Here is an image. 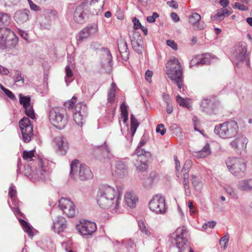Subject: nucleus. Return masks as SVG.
<instances>
[{
    "label": "nucleus",
    "mask_w": 252,
    "mask_h": 252,
    "mask_svg": "<svg viewBox=\"0 0 252 252\" xmlns=\"http://www.w3.org/2000/svg\"><path fill=\"white\" fill-rule=\"evenodd\" d=\"M183 185H184L186 194L188 196H189L190 195L191 192H190V190L189 189V181H183Z\"/></svg>",
    "instance_id": "nucleus-54"
},
{
    "label": "nucleus",
    "mask_w": 252,
    "mask_h": 252,
    "mask_svg": "<svg viewBox=\"0 0 252 252\" xmlns=\"http://www.w3.org/2000/svg\"><path fill=\"white\" fill-rule=\"evenodd\" d=\"M23 140L25 142H29L33 135V127L31 121L27 117H23L19 123Z\"/></svg>",
    "instance_id": "nucleus-13"
},
{
    "label": "nucleus",
    "mask_w": 252,
    "mask_h": 252,
    "mask_svg": "<svg viewBox=\"0 0 252 252\" xmlns=\"http://www.w3.org/2000/svg\"><path fill=\"white\" fill-rule=\"evenodd\" d=\"M116 96V93L108 91L107 94V100L110 103H113L114 102L115 98Z\"/></svg>",
    "instance_id": "nucleus-50"
},
{
    "label": "nucleus",
    "mask_w": 252,
    "mask_h": 252,
    "mask_svg": "<svg viewBox=\"0 0 252 252\" xmlns=\"http://www.w3.org/2000/svg\"><path fill=\"white\" fill-rule=\"evenodd\" d=\"M216 224V222L215 221H208L206 223H205L203 226L202 227L204 229H206L208 228H213L215 227V226Z\"/></svg>",
    "instance_id": "nucleus-52"
},
{
    "label": "nucleus",
    "mask_w": 252,
    "mask_h": 252,
    "mask_svg": "<svg viewBox=\"0 0 252 252\" xmlns=\"http://www.w3.org/2000/svg\"><path fill=\"white\" fill-rule=\"evenodd\" d=\"M121 199L120 194L117 195L114 188L109 186H101L97 192V202L99 206L103 209L112 207L115 213L118 211Z\"/></svg>",
    "instance_id": "nucleus-1"
},
{
    "label": "nucleus",
    "mask_w": 252,
    "mask_h": 252,
    "mask_svg": "<svg viewBox=\"0 0 252 252\" xmlns=\"http://www.w3.org/2000/svg\"><path fill=\"white\" fill-rule=\"evenodd\" d=\"M10 16L5 13H0V24H7L10 22Z\"/></svg>",
    "instance_id": "nucleus-41"
},
{
    "label": "nucleus",
    "mask_w": 252,
    "mask_h": 252,
    "mask_svg": "<svg viewBox=\"0 0 252 252\" xmlns=\"http://www.w3.org/2000/svg\"><path fill=\"white\" fill-rule=\"evenodd\" d=\"M34 150H31L30 151H25L23 153V158L24 160L28 161H32L33 160L32 158L34 157Z\"/></svg>",
    "instance_id": "nucleus-40"
},
{
    "label": "nucleus",
    "mask_w": 252,
    "mask_h": 252,
    "mask_svg": "<svg viewBox=\"0 0 252 252\" xmlns=\"http://www.w3.org/2000/svg\"><path fill=\"white\" fill-rule=\"evenodd\" d=\"M133 22L134 23V28L135 30L140 29V28L142 26L140 22L137 18L134 17L133 19Z\"/></svg>",
    "instance_id": "nucleus-61"
},
{
    "label": "nucleus",
    "mask_w": 252,
    "mask_h": 252,
    "mask_svg": "<svg viewBox=\"0 0 252 252\" xmlns=\"http://www.w3.org/2000/svg\"><path fill=\"white\" fill-rule=\"evenodd\" d=\"M63 109L54 107L48 112L50 122L55 127L59 129L63 128L67 123V119L63 113Z\"/></svg>",
    "instance_id": "nucleus-8"
},
{
    "label": "nucleus",
    "mask_w": 252,
    "mask_h": 252,
    "mask_svg": "<svg viewBox=\"0 0 252 252\" xmlns=\"http://www.w3.org/2000/svg\"><path fill=\"white\" fill-rule=\"evenodd\" d=\"M238 131V126L234 121H227L216 125L214 132L222 139L231 138L236 136Z\"/></svg>",
    "instance_id": "nucleus-4"
},
{
    "label": "nucleus",
    "mask_w": 252,
    "mask_h": 252,
    "mask_svg": "<svg viewBox=\"0 0 252 252\" xmlns=\"http://www.w3.org/2000/svg\"><path fill=\"white\" fill-rule=\"evenodd\" d=\"M130 129L134 133L139 125V123L133 114L130 116Z\"/></svg>",
    "instance_id": "nucleus-44"
},
{
    "label": "nucleus",
    "mask_w": 252,
    "mask_h": 252,
    "mask_svg": "<svg viewBox=\"0 0 252 252\" xmlns=\"http://www.w3.org/2000/svg\"><path fill=\"white\" fill-rule=\"evenodd\" d=\"M233 7V8H237L238 9L242 11H247L248 10L247 6L239 2H235Z\"/></svg>",
    "instance_id": "nucleus-53"
},
{
    "label": "nucleus",
    "mask_w": 252,
    "mask_h": 252,
    "mask_svg": "<svg viewBox=\"0 0 252 252\" xmlns=\"http://www.w3.org/2000/svg\"><path fill=\"white\" fill-rule=\"evenodd\" d=\"M104 5V3H93L90 2L89 6L88 5L89 11L90 14L98 15L101 12L102 8Z\"/></svg>",
    "instance_id": "nucleus-29"
},
{
    "label": "nucleus",
    "mask_w": 252,
    "mask_h": 252,
    "mask_svg": "<svg viewBox=\"0 0 252 252\" xmlns=\"http://www.w3.org/2000/svg\"><path fill=\"white\" fill-rule=\"evenodd\" d=\"M225 191L229 195L232 196L234 198H237V194L235 189L231 186L227 185L224 188Z\"/></svg>",
    "instance_id": "nucleus-43"
},
{
    "label": "nucleus",
    "mask_w": 252,
    "mask_h": 252,
    "mask_svg": "<svg viewBox=\"0 0 252 252\" xmlns=\"http://www.w3.org/2000/svg\"><path fill=\"white\" fill-rule=\"evenodd\" d=\"M118 46L122 58L124 60L127 61L129 59V53L126 41L123 39H120L118 42Z\"/></svg>",
    "instance_id": "nucleus-25"
},
{
    "label": "nucleus",
    "mask_w": 252,
    "mask_h": 252,
    "mask_svg": "<svg viewBox=\"0 0 252 252\" xmlns=\"http://www.w3.org/2000/svg\"><path fill=\"white\" fill-rule=\"evenodd\" d=\"M13 79L14 82L17 83V85L20 86H22L24 84V78L22 76V74L19 70H15Z\"/></svg>",
    "instance_id": "nucleus-34"
},
{
    "label": "nucleus",
    "mask_w": 252,
    "mask_h": 252,
    "mask_svg": "<svg viewBox=\"0 0 252 252\" xmlns=\"http://www.w3.org/2000/svg\"><path fill=\"white\" fill-rule=\"evenodd\" d=\"M116 172L120 176H123L127 172L128 167L125 162L118 160L116 162Z\"/></svg>",
    "instance_id": "nucleus-30"
},
{
    "label": "nucleus",
    "mask_w": 252,
    "mask_h": 252,
    "mask_svg": "<svg viewBox=\"0 0 252 252\" xmlns=\"http://www.w3.org/2000/svg\"><path fill=\"white\" fill-rule=\"evenodd\" d=\"M237 188L242 191H252V178L240 180L237 184Z\"/></svg>",
    "instance_id": "nucleus-26"
},
{
    "label": "nucleus",
    "mask_w": 252,
    "mask_h": 252,
    "mask_svg": "<svg viewBox=\"0 0 252 252\" xmlns=\"http://www.w3.org/2000/svg\"><path fill=\"white\" fill-rule=\"evenodd\" d=\"M19 220L24 231L29 236L32 237L33 236V232H32L31 225L24 220L21 219Z\"/></svg>",
    "instance_id": "nucleus-35"
},
{
    "label": "nucleus",
    "mask_w": 252,
    "mask_h": 252,
    "mask_svg": "<svg viewBox=\"0 0 252 252\" xmlns=\"http://www.w3.org/2000/svg\"><path fill=\"white\" fill-rule=\"evenodd\" d=\"M76 228L82 235H91L96 231V225L94 222L84 220L81 221Z\"/></svg>",
    "instance_id": "nucleus-16"
},
{
    "label": "nucleus",
    "mask_w": 252,
    "mask_h": 252,
    "mask_svg": "<svg viewBox=\"0 0 252 252\" xmlns=\"http://www.w3.org/2000/svg\"><path fill=\"white\" fill-rule=\"evenodd\" d=\"M126 204L130 208H134L138 201V198L132 191H127L125 196Z\"/></svg>",
    "instance_id": "nucleus-27"
},
{
    "label": "nucleus",
    "mask_w": 252,
    "mask_h": 252,
    "mask_svg": "<svg viewBox=\"0 0 252 252\" xmlns=\"http://www.w3.org/2000/svg\"><path fill=\"white\" fill-rule=\"evenodd\" d=\"M202 55V59H204V63H205V64H208L210 63L211 59V56L209 54H205Z\"/></svg>",
    "instance_id": "nucleus-60"
},
{
    "label": "nucleus",
    "mask_w": 252,
    "mask_h": 252,
    "mask_svg": "<svg viewBox=\"0 0 252 252\" xmlns=\"http://www.w3.org/2000/svg\"><path fill=\"white\" fill-rule=\"evenodd\" d=\"M176 100L180 106L187 108L189 107V98H184L179 95H178L176 97Z\"/></svg>",
    "instance_id": "nucleus-37"
},
{
    "label": "nucleus",
    "mask_w": 252,
    "mask_h": 252,
    "mask_svg": "<svg viewBox=\"0 0 252 252\" xmlns=\"http://www.w3.org/2000/svg\"><path fill=\"white\" fill-rule=\"evenodd\" d=\"M248 54L247 44L241 42L236 44L232 53L231 58L232 62L238 65L239 62H246V64L248 65L249 62L247 61Z\"/></svg>",
    "instance_id": "nucleus-11"
},
{
    "label": "nucleus",
    "mask_w": 252,
    "mask_h": 252,
    "mask_svg": "<svg viewBox=\"0 0 252 252\" xmlns=\"http://www.w3.org/2000/svg\"><path fill=\"white\" fill-rule=\"evenodd\" d=\"M31 98L29 96H24L20 97V102L23 105V107L30 105Z\"/></svg>",
    "instance_id": "nucleus-46"
},
{
    "label": "nucleus",
    "mask_w": 252,
    "mask_h": 252,
    "mask_svg": "<svg viewBox=\"0 0 252 252\" xmlns=\"http://www.w3.org/2000/svg\"><path fill=\"white\" fill-rule=\"evenodd\" d=\"M218 107L219 103L217 102L208 98L203 99L200 104L201 110L209 115L216 114Z\"/></svg>",
    "instance_id": "nucleus-17"
},
{
    "label": "nucleus",
    "mask_w": 252,
    "mask_h": 252,
    "mask_svg": "<svg viewBox=\"0 0 252 252\" xmlns=\"http://www.w3.org/2000/svg\"><path fill=\"white\" fill-rule=\"evenodd\" d=\"M173 108L170 101H166V112L168 114H171L173 112Z\"/></svg>",
    "instance_id": "nucleus-62"
},
{
    "label": "nucleus",
    "mask_w": 252,
    "mask_h": 252,
    "mask_svg": "<svg viewBox=\"0 0 252 252\" xmlns=\"http://www.w3.org/2000/svg\"><path fill=\"white\" fill-rule=\"evenodd\" d=\"M75 111L73 113V119L76 124L82 126L83 121L87 115V108L84 102H80L75 107Z\"/></svg>",
    "instance_id": "nucleus-14"
},
{
    "label": "nucleus",
    "mask_w": 252,
    "mask_h": 252,
    "mask_svg": "<svg viewBox=\"0 0 252 252\" xmlns=\"http://www.w3.org/2000/svg\"><path fill=\"white\" fill-rule=\"evenodd\" d=\"M18 43V38L13 32L8 28H0V47L1 48H14Z\"/></svg>",
    "instance_id": "nucleus-6"
},
{
    "label": "nucleus",
    "mask_w": 252,
    "mask_h": 252,
    "mask_svg": "<svg viewBox=\"0 0 252 252\" xmlns=\"http://www.w3.org/2000/svg\"><path fill=\"white\" fill-rule=\"evenodd\" d=\"M189 235L187 228L183 226L179 227L169 238L172 246H176L179 252H184L188 247Z\"/></svg>",
    "instance_id": "nucleus-3"
},
{
    "label": "nucleus",
    "mask_w": 252,
    "mask_h": 252,
    "mask_svg": "<svg viewBox=\"0 0 252 252\" xmlns=\"http://www.w3.org/2000/svg\"><path fill=\"white\" fill-rule=\"evenodd\" d=\"M131 45L135 51L141 53L143 48L142 37L139 32L134 31L131 38Z\"/></svg>",
    "instance_id": "nucleus-24"
},
{
    "label": "nucleus",
    "mask_w": 252,
    "mask_h": 252,
    "mask_svg": "<svg viewBox=\"0 0 252 252\" xmlns=\"http://www.w3.org/2000/svg\"><path fill=\"white\" fill-rule=\"evenodd\" d=\"M101 49L106 52V56L108 60V63L109 64H111L112 61V57L110 51L107 49L104 48H102Z\"/></svg>",
    "instance_id": "nucleus-57"
},
{
    "label": "nucleus",
    "mask_w": 252,
    "mask_h": 252,
    "mask_svg": "<svg viewBox=\"0 0 252 252\" xmlns=\"http://www.w3.org/2000/svg\"><path fill=\"white\" fill-rule=\"evenodd\" d=\"M231 12L226 8H220L217 10V14L214 16L217 20H221L224 18L230 15Z\"/></svg>",
    "instance_id": "nucleus-32"
},
{
    "label": "nucleus",
    "mask_w": 252,
    "mask_h": 252,
    "mask_svg": "<svg viewBox=\"0 0 252 252\" xmlns=\"http://www.w3.org/2000/svg\"><path fill=\"white\" fill-rule=\"evenodd\" d=\"M66 221L63 217L58 216L53 220L52 229L55 232L60 233L66 228Z\"/></svg>",
    "instance_id": "nucleus-23"
},
{
    "label": "nucleus",
    "mask_w": 252,
    "mask_h": 252,
    "mask_svg": "<svg viewBox=\"0 0 252 252\" xmlns=\"http://www.w3.org/2000/svg\"><path fill=\"white\" fill-rule=\"evenodd\" d=\"M152 76L153 72L150 70H147L145 73V79L148 82H151V79Z\"/></svg>",
    "instance_id": "nucleus-63"
},
{
    "label": "nucleus",
    "mask_w": 252,
    "mask_h": 252,
    "mask_svg": "<svg viewBox=\"0 0 252 252\" xmlns=\"http://www.w3.org/2000/svg\"><path fill=\"white\" fill-rule=\"evenodd\" d=\"M229 171L237 178H242L245 175L247 162L243 159L237 158H229L226 161Z\"/></svg>",
    "instance_id": "nucleus-5"
},
{
    "label": "nucleus",
    "mask_w": 252,
    "mask_h": 252,
    "mask_svg": "<svg viewBox=\"0 0 252 252\" xmlns=\"http://www.w3.org/2000/svg\"><path fill=\"white\" fill-rule=\"evenodd\" d=\"M79 165V177L81 180L86 181L93 178V174L90 168L85 164H80L77 160H74L70 164V175L71 177L77 171Z\"/></svg>",
    "instance_id": "nucleus-10"
},
{
    "label": "nucleus",
    "mask_w": 252,
    "mask_h": 252,
    "mask_svg": "<svg viewBox=\"0 0 252 252\" xmlns=\"http://www.w3.org/2000/svg\"><path fill=\"white\" fill-rule=\"evenodd\" d=\"M74 80L73 73L69 66L65 67V81L68 86L69 84Z\"/></svg>",
    "instance_id": "nucleus-36"
},
{
    "label": "nucleus",
    "mask_w": 252,
    "mask_h": 252,
    "mask_svg": "<svg viewBox=\"0 0 252 252\" xmlns=\"http://www.w3.org/2000/svg\"><path fill=\"white\" fill-rule=\"evenodd\" d=\"M166 129L163 124H158L156 127V132L160 133L161 135H164L166 132Z\"/></svg>",
    "instance_id": "nucleus-49"
},
{
    "label": "nucleus",
    "mask_w": 252,
    "mask_h": 252,
    "mask_svg": "<svg viewBox=\"0 0 252 252\" xmlns=\"http://www.w3.org/2000/svg\"><path fill=\"white\" fill-rule=\"evenodd\" d=\"M148 159L136 160L134 162V165L137 170L144 171L148 168L147 161Z\"/></svg>",
    "instance_id": "nucleus-33"
},
{
    "label": "nucleus",
    "mask_w": 252,
    "mask_h": 252,
    "mask_svg": "<svg viewBox=\"0 0 252 252\" xmlns=\"http://www.w3.org/2000/svg\"><path fill=\"white\" fill-rule=\"evenodd\" d=\"M191 167V161L189 160H187L183 166V168L182 170V172L186 171L189 172L190 168Z\"/></svg>",
    "instance_id": "nucleus-56"
},
{
    "label": "nucleus",
    "mask_w": 252,
    "mask_h": 252,
    "mask_svg": "<svg viewBox=\"0 0 252 252\" xmlns=\"http://www.w3.org/2000/svg\"><path fill=\"white\" fill-rule=\"evenodd\" d=\"M16 194L17 191L16 188L13 184H11L9 189L8 195L11 199L13 200L14 199V198L16 196Z\"/></svg>",
    "instance_id": "nucleus-47"
},
{
    "label": "nucleus",
    "mask_w": 252,
    "mask_h": 252,
    "mask_svg": "<svg viewBox=\"0 0 252 252\" xmlns=\"http://www.w3.org/2000/svg\"><path fill=\"white\" fill-rule=\"evenodd\" d=\"M170 17L175 22H178L180 21L179 16L175 12H172L170 14Z\"/></svg>",
    "instance_id": "nucleus-64"
},
{
    "label": "nucleus",
    "mask_w": 252,
    "mask_h": 252,
    "mask_svg": "<svg viewBox=\"0 0 252 252\" xmlns=\"http://www.w3.org/2000/svg\"><path fill=\"white\" fill-rule=\"evenodd\" d=\"M48 161L39 158L36 162V165L32 173L28 176V178L33 181L43 180L48 175L49 168L48 166Z\"/></svg>",
    "instance_id": "nucleus-7"
},
{
    "label": "nucleus",
    "mask_w": 252,
    "mask_h": 252,
    "mask_svg": "<svg viewBox=\"0 0 252 252\" xmlns=\"http://www.w3.org/2000/svg\"><path fill=\"white\" fill-rule=\"evenodd\" d=\"M26 115L32 119L35 118V114L34 113L32 106L30 104L24 107Z\"/></svg>",
    "instance_id": "nucleus-39"
},
{
    "label": "nucleus",
    "mask_w": 252,
    "mask_h": 252,
    "mask_svg": "<svg viewBox=\"0 0 252 252\" xmlns=\"http://www.w3.org/2000/svg\"><path fill=\"white\" fill-rule=\"evenodd\" d=\"M98 32V27L95 24L89 25L83 28L79 33L78 38L80 41L94 35Z\"/></svg>",
    "instance_id": "nucleus-20"
},
{
    "label": "nucleus",
    "mask_w": 252,
    "mask_h": 252,
    "mask_svg": "<svg viewBox=\"0 0 252 252\" xmlns=\"http://www.w3.org/2000/svg\"><path fill=\"white\" fill-rule=\"evenodd\" d=\"M90 15L88 2H83L76 7L73 13V19L77 23L83 24L89 18Z\"/></svg>",
    "instance_id": "nucleus-12"
},
{
    "label": "nucleus",
    "mask_w": 252,
    "mask_h": 252,
    "mask_svg": "<svg viewBox=\"0 0 252 252\" xmlns=\"http://www.w3.org/2000/svg\"><path fill=\"white\" fill-rule=\"evenodd\" d=\"M149 208L156 214H165L167 209L165 197L161 194L154 195L149 202Z\"/></svg>",
    "instance_id": "nucleus-9"
},
{
    "label": "nucleus",
    "mask_w": 252,
    "mask_h": 252,
    "mask_svg": "<svg viewBox=\"0 0 252 252\" xmlns=\"http://www.w3.org/2000/svg\"><path fill=\"white\" fill-rule=\"evenodd\" d=\"M59 205L62 210L63 213L68 217H73L77 212L76 207L73 202L69 199L62 198L59 202Z\"/></svg>",
    "instance_id": "nucleus-15"
},
{
    "label": "nucleus",
    "mask_w": 252,
    "mask_h": 252,
    "mask_svg": "<svg viewBox=\"0 0 252 252\" xmlns=\"http://www.w3.org/2000/svg\"><path fill=\"white\" fill-rule=\"evenodd\" d=\"M153 183V179L152 177L147 178L144 183V185L146 188H150Z\"/></svg>",
    "instance_id": "nucleus-59"
},
{
    "label": "nucleus",
    "mask_w": 252,
    "mask_h": 252,
    "mask_svg": "<svg viewBox=\"0 0 252 252\" xmlns=\"http://www.w3.org/2000/svg\"><path fill=\"white\" fill-rule=\"evenodd\" d=\"M134 156L136 157L135 160L148 159L151 157V154L145 151L144 149L137 148Z\"/></svg>",
    "instance_id": "nucleus-28"
},
{
    "label": "nucleus",
    "mask_w": 252,
    "mask_h": 252,
    "mask_svg": "<svg viewBox=\"0 0 252 252\" xmlns=\"http://www.w3.org/2000/svg\"><path fill=\"white\" fill-rule=\"evenodd\" d=\"M248 142V140L245 136H241L231 141L230 144L236 152L241 155L246 153Z\"/></svg>",
    "instance_id": "nucleus-18"
},
{
    "label": "nucleus",
    "mask_w": 252,
    "mask_h": 252,
    "mask_svg": "<svg viewBox=\"0 0 252 252\" xmlns=\"http://www.w3.org/2000/svg\"><path fill=\"white\" fill-rule=\"evenodd\" d=\"M121 108V115H128L127 106L125 103H123L120 106Z\"/></svg>",
    "instance_id": "nucleus-58"
},
{
    "label": "nucleus",
    "mask_w": 252,
    "mask_h": 252,
    "mask_svg": "<svg viewBox=\"0 0 252 252\" xmlns=\"http://www.w3.org/2000/svg\"><path fill=\"white\" fill-rule=\"evenodd\" d=\"M138 226L140 231L144 233L145 235L147 236H149L151 234L149 230L146 228L143 221L142 220H140L138 222Z\"/></svg>",
    "instance_id": "nucleus-45"
},
{
    "label": "nucleus",
    "mask_w": 252,
    "mask_h": 252,
    "mask_svg": "<svg viewBox=\"0 0 252 252\" xmlns=\"http://www.w3.org/2000/svg\"><path fill=\"white\" fill-rule=\"evenodd\" d=\"M54 141L56 146L57 153L60 155H65L69 148L66 139L63 136H58L54 138Z\"/></svg>",
    "instance_id": "nucleus-19"
},
{
    "label": "nucleus",
    "mask_w": 252,
    "mask_h": 252,
    "mask_svg": "<svg viewBox=\"0 0 252 252\" xmlns=\"http://www.w3.org/2000/svg\"><path fill=\"white\" fill-rule=\"evenodd\" d=\"M159 17V15L157 12H154L152 16H149L147 17V21L149 23H153L155 22L156 19Z\"/></svg>",
    "instance_id": "nucleus-51"
},
{
    "label": "nucleus",
    "mask_w": 252,
    "mask_h": 252,
    "mask_svg": "<svg viewBox=\"0 0 252 252\" xmlns=\"http://www.w3.org/2000/svg\"><path fill=\"white\" fill-rule=\"evenodd\" d=\"M229 236L228 233H226L223 237H221L220 240V244L221 248L225 250L227 247Z\"/></svg>",
    "instance_id": "nucleus-42"
},
{
    "label": "nucleus",
    "mask_w": 252,
    "mask_h": 252,
    "mask_svg": "<svg viewBox=\"0 0 252 252\" xmlns=\"http://www.w3.org/2000/svg\"><path fill=\"white\" fill-rule=\"evenodd\" d=\"M202 55H198L195 59H192L190 63V67H191L194 65H203L205 64L204 63V59H202Z\"/></svg>",
    "instance_id": "nucleus-38"
},
{
    "label": "nucleus",
    "mask_w": 252,
    "mask_h": 252,
    "mask_svg": "<svg viewBox=\"0 0 252 252\" xmlns=\"http://www.w3.org/2000/svg\"><path fill=\"white\" fill-rule=\"evenodd\" d=\"M166 44L174 50L178 49V45L174 40H167L166 41Z\"/></svg>",
    "instance_id": "nucleus-55"
},
{
    "label": "nucleus",
    "mask_w": 252,
    "mask_h": 252,
    "mask_svg": "<svg viewBox=\"0 0 252 252\" xmlns=\"http://www.w3.org/2000/svg\"><path fill=\"white\" fill-rule=\"evenodd\" d=\"M166 74L179 89L182 87L183 68L178 59L174 57L170 58L166 64Z\"/></svg>",
    "instance_id": "nucleus-2"
},
{
    "label": "nucleus",
    "mask_w": 252,
    "mask_h": 252,
    "mask_svg": "<svg viewBox=\"0 0 252 252\" xmlns=\"http://www.w3.org/2000/svg\"><path fill=\"white\" fill-rule=\"evenodd\" d=\"M76 97L74 96H73L70 100L65 102L64 106L68 109H72L74 106V104L76 102Z\"/></svg>",
    "instance_id": "nucleus-48"
},
{
    "label": "nucleus",
    "mask_w": 252,
    "mask_h": 252,
    "mask_svg": "<svg viewBox=\"0 0 252 252\" xmlns=\"http://www.w3.org/2000/svg\"><path fill=\"white\" fill-rule=\"evenodd\" d=\"M210 154V146L207 143L201 150L195 153V156L199 158H203L208 156Z\"/></svg>",
    "instance_id": "nucleus-31"
},
{
    "label": "nucleus",
    "mask_w": 252,
    "mask_h": 252,
    "mask_svg": "<svg viewBox=\"0 0 252 252\" xmlns=\"http://www.w3.org/2000/svg\"><path fill=\"white\" fill-rule=\"evenodd\" d=\"M201 16L197 13H193L189 17V23L191 25L193 30H202L205 28V25L201 21Z\"/></svg>",
    "instance_id": "nucleus-21"
},
{
    "label": "nucleus",
    "mask_w": 252,
    "mask_h": 252,
    "mask_svg": "<svg viewBox=\"0 0 252 252\" xmlns=\"http://www.w3.org/2000/svg\"><path fill=\"white\" fill-rule=\"evenodd\" d=\"M31 17V13L30 10L27 9L17 10L14 15V20L19 24L26 22Z\"/></svg>",
    "instance_id": "nucleus-22"
}]
</instances>
